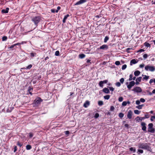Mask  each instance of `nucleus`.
I'll use <instances>...</instances> for the list:
<instances>
[{"instance_id": "nucleus-1", "label": "nucleus", "mask_w": 155, "mask_h": 155, "mask_svg": "<svg viewBox=\"0 0 155 155\" xmlns=\"http://www.w3.org/2000/svg\"><path fill=\"white\" fill-rule=\"evenodd\" d=\"M149 145H150V144H148L145 143L140 142L138 144V147L139 148L147 150L148 151L151 152L152 149Z\"/></svg>"}, {"instance_id": "nucleus-2", "label": "nucleus", "mask_w": 155, "mask_h": 155, "mask_svg": "<svg viewBox=\"0 0 155 155\" xmlns=\"http://www.w3.org/2000/svg\"><path fill=\"white\" fill-rule=\"evenodd\" d=\"M41 20V18L39 16H36L33 17L31 19L34 23L37 26L38 23Z\"/></svg>"}, {"instance_id": "nucleus-3", "label": "nucleus", "mask_w": 155, "mask_h": 155, "mask_svg": "<svg viewBox=\"0 0 155 155\" xmlns=\"http://www.w3.org/2000/svg\"><path fill=\"white\" fill-rule=\"evenodd\" d=\"M145 69L147 71L153 72L155 70V67L153 66H150V65H147L145 67Z\"/></svg>"}, {"instance_id": "nucleus-4", "label": "nucleus", "mask_w": 155, "mask_h": 155, "mask_svg": "<svg viewBox=\"0 0 155 155\" xmlns=\"http://www.w3.org/2000/svg\"><path fill=\"white\" fill-rule=\"evenodd\" d=\"M152 123H150L148 125V132L152 133H154L155 131L154 128L153 127Z\"/></svg>"}, {"instance_id": "nucleus-5", "label": "nucleus", "mask_w": 155, "mask_h": 155, "mask_svg": "<svg viewBox=\"0 0 155 155\" xmlns=\"http://www.w3.org/2000/svg\"><path fill=\"white\" fill-rule=\"evenodd\" d=\"M132 91L134 92L137 93H140L142 91L141 89L138 87H135L132 90Z\"/></svg>"}, {"instance_id": "nucleus-6", "label": "nucleus", "mask_w": 155, "mask_h": 155, "mask_svg": "<svg viewBox=\"0 0 155 155\" xmlns=\"http://www.w3.org/2000/svg\"><path fill=\"white\" fill-rule=\"evenodd\" d=\"M42 101V100L40 97H38L35 100V103L36 105L40 104Z\"/></svg>"}, {"instance_id": "nucleus-7", "label": "nucleus", "mask_w": 155, "mask_h": 155, "mask_svg": "<svg viewBox=\"0 0 155 155\" xmlns=\"http://www.w3.org/2000/svg\"><path fill=\"white\" fill-rule=\"evenodd\" d=\"M135 84V82L134 81H132L129 83V85H127V87L128 89L130 90L132 87Z\"/></svg>"}, {"instance_id": "nucleus-8", "label": "nucleus", "mask_w": 155, "mask_h": 155, "mask_svg": "<svg viewBox=\"0 0 155 155\" xmlns=\"http://www.w3.org/2000/svg\"><path fill=\"white\" fill-rule=\"evenodd\" d=\"M87 1L86 0H80L76 3L74 4V5H80L86 2Z\"/></svg>"}, {"instance_id": "nucleus-9", "label": "nucleus", "mask_w": 155, "mask_h": 155, "mask_svg": "<svg viewBox=\"0 0 155 155\" xmlns=\"http://www.w3.org/2000/svg\"><path fill=\"white\" fill-rule=\"evenodd\" d=\"M141 124L142 127V130L144 131H146L147 127L146 126V123L145 122H141Z\"/></svg>"}, {"instance_id": "nucleus-10", "label": "nucleus", "mask_w": 155, "mask_h": 155, "mask_svg": "<svg viewBox=\"0 0 155 155\" xmlns=\"http://www.w3.org/2000/svg\"><path fill=\"white\" fill-rule=\"evenodd\" d=\"M108 49V45H103L100 46L98 49L107 50Z\"/></svg>"}, {"instance_id": "nucleus-11", "label": "nucleus", "mask_w": 155, "mask_h": 155, "mask_svg": "<svg viewBox=\"0 0 155 155\" xmlns=\"http://www.w3.org/2000/svg\"><path fill=\"white\" fill-rule=\"evenodd\" d=\"M133 112L131 110H129L127 114V117L129 119H131L132 118V116Z\"/></svg>"}, {"instance_id": "nucleus-12", "label": "nucleus", "mask_w": 155, "mask_h": 155, "mask_svg": "<svg viewBox=\"0 0 155 155\" xmlns=\"http://www.w3.org/2000/svg\"><path fill=\"white\" fill-rule=\"evenodd\" d=\"M143 117H137L135 118V120L139 122L140 121H142L144 119Z\"/></svg>"}, {"instance_id": "nucleus-13", "label": "nucleus", "mask_w": 155, "mask_h": 155, "mask_svg": "<svg viewBox=\"0 0 155 155\" xmlns=\"http://www.w3.org/2000/svg\"><path fill=\"white\" fill-rule=\"evenodd\" d=\"M90 105V102L88 101H85L84 104V107L85 108L87 107Z\"/></svg>"}, {"instance_id": "nucleus-14", "label": "nucleus", "mask_w": 155, "mask_h": 155, "mask_svg": "<svg viewBox=\"0 0 155 155\" xmlns=\"http://www.w3.org/2000/svg\"><path fill=\"white\" fill-rule=\"evenodd\" d=\"M9 8H7L5 9L2 10V12L3 13H7L8 12Z\"/></svg>"}, {"instance_id": "nucleus-15", "label": "nucleus", "mask_w": 155, "mask_h": 155, "mask_svg": "<svg viewBox=\"0 0 155 155\" xmlns=\"http://www.w3.org/2000/svg\"><path fill=\"white\" fill-rule=\"evenodd\" d=\"M103 91L106 94H108L110 92V91L106 87L104 88L103 89Z\"/></svg>"}, {"instance_id": "nucleus-16", "label": "nucleus", "mask_w": 155, "mask_h": 155, "mask_svg": "<svg viewBox=\"0 0 155 155\" xmlns=\"http://www.w3.org/2000/svg\"><path fill=\"white\" fill-rule=\"evenodd\" d=\"M142 77H140L139 78H137L136 80V84H139V82H140L141 81V79H142Z\"/></svg>"}, {"instance_id": "nucleus-17", "label": "nucleus", "mask_w": 155, "mask_h": 155, "mask_svg": "<svg viewBox=\"0 0 155 155\" xmlns=\"http://www.w3.org/2000/svg\"><path fill=\"white\" fill-rule=\"evenodd\" d=\"M137 63V61L135 59L132 60L130 62V64L132 65L133 64H134Z\"/></svg>"}, {"instance_id": "nucleus-18", "label": "nucleus", "mask_w": 155, "mask_h": 155, "mask_svg": "<svg viewBox=\"0 0 155 155\" xmlns=\"http://www.w3.org/2000/svg\"><path fill=\"white\" fill-rule=\"evenodd\" d=\"M140 72L139 71L137 70L134 72V74L135 76H137L140 75Z\"/></svg>"}, {"instance_id": "nucleus-19", "label": "nucleus", "mask_w": 155, "mask_h": 155, "mask_svg": "<svg viewBox=\"0 0 155 155\" xmlns=\"http://www.w3.org/2000/svg\"><path fill=\"white\" fill-rule=\"evenodd\" d=\"M69 16V15L68 14H67V15H65L63 19V22L64 23L66 22V20L67 19V18Z\"/></svg>"}, {"instance_id": "nucleus-20", "label": "nucleus", "mask_w": 155, "mask_h": 155, "mask_svg": "<svg viewBox=\"0 0 155 155\" xmlns=\"http://www.w3.org/2000/svg\"><path fill=\"white\" fill-rule=\"evenodd\" d=\"M13 109L14 107H8L7 110L6 112L8 113L11 112Z\"/></svg>"}, {"instance_id": "nucleus-21", "label": "nucleus", "mask_w": 155, "mask_h": 155, "mask_svg": "<svg viewBox=\"0 0 155 155\" xmlns=\"http://www.w3.org/2000/svg\"><path fill=\"white\" fill-rule=\"evenodd\" d=\"M142 76H144L143 78V79L145 80L146 81H147L149 79V76H147L146 75H144L143 74Z\"/></svg>"}, {"instance_id": "nucleus-22", "label": "nucleus", "mask_w": 155, "mask_h": 155, "mask_svg": "<svg viewBox=\"0 0 155 155\" xmlns=\"http://www.w3.org/2000/svg\"><path fill=\"white\" fill-rule=\"evenodd\" d=\"M130 151H133V153H135L136 151V149L135 147H131L130 149Z\"/></svg>"}, {"instance_id": "nucleus-23", "label": "nucleus", "mask_w": 155, "mask_h": 155, "mask_svg": "<svg viewBox=\"0 0 155 155\" xmlns=\"http://www.w3.org/2000/svg\"><path fill=\"white\" fill-rule=\"evenodd\" d=\"M144 45L146 47H147L150 48V44L149 43H147V42H145L144 43Z\"/></svg>"}, {"instance_id": "nucleus-24", "label": "nucleus", "mask_w": 155, "mask_h": 155, "mask_svg": "<svg viewBox=\"0 0 155 155\" xmlns=\"http://www.w3.org/2000/svg\"><path fill=\"white\" fill-rule=\"evenodd\" d=\"M79 57L80 58L82 59V58H84L85 57V55L84 54H79Z\"/></svg>"}, {"instance_id": "nucleus-25", "label": "nucleus", "mask_w": 155, "mask_h": 155, "mask_svg": "<svg viewBox=\"0 0 155 155\" xmlns=\"http://www.w3.org/2000/svg\"><path fill=\"white\" fill-rule=\"evenodd\" d=\"M134 113L135 114H139L140 113V111H139V110H134Z\"/></svg>"}, {"instance_id": "nucleus-26", "label": "nucleus", "mask_w": 155, "mask_h": 155, "mask_svg": "<svg viewBox=\"0 0 155 155\" xmlns=\"http://www.w3.org/2000/svg\"><path fill=\"white\" fill-rule=\"evenodd\" d=\"M143 151L142 150L138 149V150L137 153L138 154H139L140 153H143Z\"/></svg>"}, {"instance_id": "nucleus-27", "label": "nucleus", "mask_w": 155, "mask_h": 155, "mask_svg": "<svg viewBox=\"0 0 155 155\" xmlns=\"http://www.w3.org/2000/svg\"><path fill=\"white\" fill-rule=\"evenodd\" d=\"M31 148V145H28L26 146V149L27 150H30Z\"/></svg>"}, {"instance_id": "nucleus-28", "label": "nucleus", "mask_w": 155, "mask_h": 155, "mask_svg": "<svg viewBox=\"0 0 155 155\" xmlns=\"http://www.w3.org/2000/svg\"><path fill=\"white\" fill-rule=\"evenodd\" d=\"M118 116L120 118H122L124 116V114L122 113H120L119 114Z\"/></svg>"}, {"instance_id": "nucleus-29", "label": "nucleus", "mask_w": 155, "mask_h": 155, "mask_svg": "<svg viewBox=\"0 0 155 155\" xmlns=\"http://www.w3.org/2000/svg\"><path fill=\"white\" fill-rule=\"evenodd\" d=\"M109 39V38L107 36H106L104 39V42L105 43Z\"/></svg>"}, {"instance_id": "nucleus-30", "label": "nucleus", "mask_w": 155, "mask_h": 155, "mask_svg": "<svg viewBox=\"0 0 155 155\" xmlns=\"http://www.w3.org/2000/svg\"><path fill=\"white\" fill-rule=\"evenodd\" d=\"M103 84L102 82V81H101L99 82V85L100 87H102L103 86Z\"/></svg>"}, {"instance_id": "nucleus-31", "label": "nucleus", "mask_w": 155, "mask_h": 155, "mask_svg": "<svg viewBox=\"0 0 155 155\" xmlns=\"http://www.w3.org/2000/svg\"><path fill=\"white\" fill-rule=\"evenodd\" d=\"M98 104L99 106H102L103 104V102L102 101H99L98 102Z\"/></svg>"}, {"instance_id": "nucleus-32", "label": "nucleus", "mask_w": 155, "mask_h": 155, "mask_svg": "<svg viewBox=\"0 0 155 155\" xmlns=\"http://www.w3.org/2000/svg\"><path fill=\"white\" fill-rule=\"evenodd\" d=\"M155 119V116H151L150 120L151 121H153Z\"/></svg>"}, {"instance_id": "nucleus-33", "label": "nucleus", "mask_w": 155, "mask_h": 155, "mask_svg": "<svg viewBox=\"0 0 155 155\" xmlns=\"http://www.w3.org/2000/svg\"><path fill=\"white\" fill-rule=\"evenodd\" d=\"M110 97V96L109 95H107L104 96V98L106 100H108Z\"/></svg>"}, {"instance_id": "nucleus-34", "label": "nucleus", "mask_w": 155, "mask_h": 155, "mask_svg": "<svg viewBox=\"0 0 155 155\" xmlns=\"http://www.w3.org/2000/svg\"><path fill=\"white\" fill-rule=\"evenodd\" d=\"M32 67V65L31 64H30L26 67V69H29L31 68Z\"/></svg>"}, {"instance_id": "nucleus-35", "label": "nucleus", "mask_w": 155, "mask_h": 155, "mask_svg": "<svg viewBox=\"0 0 155 155\" xmlns=\"http://www.w3.org/2000/svg\"><path fill=\"white\" fill-rule=\"evenodd\" d=\"M127 67L126 64H124L122 66L121 69L122 70H124Z\"/></svg>"}, {"instance_id": "nucleus-36", "label": "nucleus", "mask_w": 155, "mask_h": 155, "mask_svg": "<svg viewBox=\"0 0 155 155\" xmlns=\"http://www.w3.org/2000/svg\"><path fill=\"white\" fill-rule=\"evenodd\" d=\"M30 55L31 57H34L35 56V55H36V53H31L30 54Z\"/></svg>"}, {"instance_id": "nucleus-37", "label": "nucleus", "mask_w": 155, "mask_h": 155, "mask_svg": "<svg viewBox=\"0 0 155 155\" xmlns=\"http://www.w3.org/2000/svg\"><path fill=\"white\" fill-rule=\"evenodd\" d=\"M60 54V52L58 51H55V56H59Z\"/></svg>"}, {"instance_id": "nucleus-38", "label": "nucleus", "mask_w": 155, "mask_h": 155, "mask_svg": "<svg viewBox=\"0 0 155 155\" xmlns=\"http://www.w3.org/2000/svg\"><path fill=\"white\" fill-rule=\"evenodd\" d=\"M51 12L52 13H57L58 12V10H55L54 9H51Z\"/></svg>"}, {"instance_id": "nucleus-39", "label": "nucleus", "mask_w": 155, "mask_h": 155, "mask_svg": "<svg viewBox=\"0 0 155 155\" xmlns=\"http://www.w3.org/2000/svg\"><path fill=\"white\" fill-rule=\"evenodd\" d=\"M127 104V102L126 101H124L122 103V105L123 106H125Z\"/></svg>"}, {"instance_id": "nucleus-40", "label": "nucleus", "mask_w": 155, "mask_h": 155, "mask_svg": "<svg viewBox=\"0 0 155 155\" xmlns=\"http://www.w3.org/2000/svg\"><path fill=\"white\" fill-rule=\"evenodd\" d=\"M7 37L6 36H4L2 38V41H5L7 40Z\"/></svg>"}, {"instance_id": "nucleus-41", "label": "nucleus", "mask_w": 155, "mask_h": 155, "mask_svg": "<svg viewBox=\"0 0 155 155\" xmlns=\"http://www.w3.org/2000/svg\"><path fill=\"white\" fill-rule=\"evenodd\" d=\"M33 91L32 88L31 87H29L28 89V91L29 92H31Z\"/></svg>"}, {"instance_id": "nucleus-42", "label": "nucleus", "mask_w": 155, "mask_h": 155, "mask_svg": "<svg viewBox=\"0 0 155 155\" xmlns=\"http://www.w3.org/2000/svg\"><path fill=\"white\" fill-rule=\"evenodd\" d=\"M133 76V75L132 74H130V75L129 78V81H131V80H132Z\"/></svg>"}, {"instance_id": "nucleus-43", "label": "nucleus", "mask_w": 155, "mask_h": 155, "mask_svg": "<svg viewBox=\"0 0 155 155\" xmlns=\"http://www.w3.org/2000/svg\"><path fill=\"white\" fill-rule=\"evenodd\" d=\"M99 117V114L98 113H96L95 114V116H94V117L96 118H97Z\"/></svg>"}, {"instance_id": "nucleus-44", "label": "nucleus", "mask_w": 155, "mask_h": 155, "mask_svg": "<svg viewBox=\"0 0 155 155\" xmlns=\"http://www.w3.org/2000/svg\"><path fill=\"white\" fill-rule=\"evenodd\" d=\"M115 64L117 65H119L120 64V62L119 61H117L115 62Z\"/></svg>"}, {"instance_id": "nucleus-45", "label": "nucleus", "mask_w": 155, "mask_h": 155, "mask_svg": "<svg viewBox=\"0 0 155 155\" xmlns=\"http://www.w3.org/2000/svg\"><path fill=\"white\" fill-rule=\"evenodd\" d=\"M123 100V98L122 97H120L118 99V101L119 102H122Z\"/></svg>"}, {"instance_id": "nucleus-46", "label": "nucleus", "mask_w": 155, "mask_h": 155, "mask_svg": "<svg viewBox=\"0 0 155 155\" xmlns=\"http://www.w3.org/2000/svg\"><path fill=\"white\" fill-rule=\"evenodd\" d=\"M28 134H29V137L30 138L32 137L33 136V134L32 133H29Z\"/></svg>"}, {"instance_id": "nucleus-47", "label": "nucleus", "mask_w": 155, "mask_h": 155, "mask_svg": "<svg viewBox=\"0 0 155 155\" xmlns=\"http://www.w3.org/2000/svg\"><path fill=\"white\" fill-rule=\"evenodd\" d=\"M140 102H141L142 103H144L145 102V101L144 99H143V98H141L140 99Z\"/></svg>"}, {"instance_id": "nucleus-48", "label": "nucleus", "mask_w": 155, "mask_h": 155, "mask_svg": "<svg viewBox=\"0 0 155 155\" xmlns=\"http://www.w3.org/2000/svg\"><path fill=\"white\" fill-rule=\"evenodd\" d=\"M120 81L121 84H123L124 81V79L123 78H122L120 79Z\"/></svg>"}, {"instance_id": "nucleus-49", "label": "nucleus", "mask_w": 155, "mask_h": 155, "mask_svg": "<svg viewBox=\"0 0 155 155\" xmlns=\"http://www.w3.org/2000/svg\"><path fill=\"white\" fill-rule=\"evenodd\" d=\"M115 84L116 85L117 87H120L121 85V84L119 82H117Z\"/></svg>"}, {"instance_id": "nucleus-50", "label": "nucleus", "mask_w": 155, "mask_h": 155, "mask_svg": "<svg viewBox=\"0 0 155 155\" xmlns=\"http://www.w3.org/2000/svg\"><path fill=\"white\" fill-rule=\"evenodd\" d=\"M147 55L146 54H144L143 56V58L144 59H146L147 58Z\"/></svg>"}, {"instance_id": "nucleus-51", "label": "nucleus", "mask_w": 155, "mask_h": 155, "mask_svg": "<svg viewBox=\"0 0 155 155\" xmlns=\"http://www.w3.org/2000/svg\"><path fill=\"white\" fill-rule=\"evenodd\" d=\"M115 108L114 106H111L110 107V110L111 111H114V109Z\"/></svg>"}, {"instance_id": "nucleus-52", "label": "nucleus", "mask_w": 155, "mask_h": 155, "mask_svg": "<svg viewBox=\"0 0 155 155\" xmlns=\"http://www.w3.org/2000/svg\"><path fill=\"white\" fill-rule=\"evenodd\" d=\"M136 107L138 109H141L142 108L141 106H140V105L136 106Z\"/></svg>"}, {"instance_id": "nucleus-53", "label": "nucleus", "mask_w": 155, "mask_h": 155, "mask_svg": "<svg viewBox=\"0 0 155 155\" xmlns=\"http://www.w3.org/2000/svg\"><path fill=\"white\" fill-rule=\"evenodd\" d=\"M149 117V115L147 114H146L145 115L144 117H143L144 119L145 118H147Z\"/></svg>"}, {"instance_id": "nucleus-54", "label": "nucleus", "mask_w": 155, "mask_h": 155, "mask_svg": "<svg viewBox=\"0 0 155 155\" xmlns=\"http://www.w3.org/2000/svg\"><path fill=\"white\" fill-rule=\"evenodd\" d=\"M109 88L110 90V91H114V88L113 87H109Z\"/></svg>"}, {"instance_id": "nucleus-55", "label": "nucleus", "mask_w": 155, "mask_h": 155, "mask_svg": "<svg viewBox=\"0 0 155 155\" xmlns=\"http://www.w3.org/2000/svg\"><path fill=\"white\" fill-rule=\"evenodd\" d=\"M136 103L137 104V105H139L140 104V101H139V100H137L136 101Z\"/></svg>"}, {"instance_id": "nucleus-56", "label": "nucleus", "mask_w": 155, "mask_h": 155, "mask_svg": "<svg viewBox=\"0 0 155 155\" xmlns=\"http://www.w3.org/2000/svg\"><path fill=\"white\" fill-rule=\"evenodd\" d=\"M102 82L103 83V84H106L108 80H106L103 81H102Z\"/></svg>"}, {"instance_id": "nucleus-57", "label": "nucleus", "mask_w": 155, "mask_h": 155, "mask_svg": "<svg viewBox=\"0 0 155 155\" xmlns=\"http://www.w3.org/2000/svg\"><path fill=\"white\" fill-rule=\"evenodd\" d=\"M17 147L16 146H15L14 147V152H15L17 150Z\"/></svg>"}, {"instance_id": "nucleus-58", "label": "nucleus", "mask_w": 155, "mask_h": 155, "mask_svg": "<svg viewBox=\"0 0 155 155\" xmlns=\"http://www.w3.org/2000/svg\"><path fill=\"white\" fill-rule=\"evenodd\" d=\"M131 49H132V48H127V49H126V51H127V52L128 53H129V51Z\"/></svg>"}, {"instance_id": "nucleus-59", "label": "nucleus", "mask_w": 155, "mask_h": 155, "mask_svg": "<svg viewBox=\"0 0 155 155\" xmlns=\"http://www.w3.org/2000/svg\"><path fill=\"white\" fill-rule=\"evenodd\" d=\"M65 134L66 135H68L70 133L68 131H66L64 132Z\"/></svg>"}, {"instance_id": "nucleus-60", "label": "nucleus", "mask_w": 155, "mask_h": 155, "mask_svg": "<svg viewBox=\"0 0 155 155\" xmlns=\"http://www.w3.org/2000/svg\"><path fill=\"white\" fill-rule=\"evenodd\" d=\"M17 145L20 147H21L22 146V144L20 143L19 142L17 143Z\"/></svg>"}, {"instance_id": "nucleus-61", "label": "nucleus", "mask_w": 155, "mask_h": 155, "mask_svg": "<svg viewBox=\"0 0 155 155\" xmlns=\"http://www.w3.org/2000/svg\"><path fill=\"white\" fill-rule=\"evenodd\" d=\"M144 51V50L143 49H140V50H139L138 52H143Z\"/></svg>"}, {"instance_id": "nucleus-62", "label": "nucleus", "mask_w": 155, "mask_h": 155, "mask_svg": "<svg viewBox=\"0 0 155 155\" xmlns=\"http://www.w3.org/2000/svg\"><path fill=\"white\" fill-rule=\"evenodd\" d=\"M153 82V79H151L149 81V83L150 84H151Z\"/></svg>"}, {"instance_id": "nucleus-63", "label": "nucleus", "mask_w": 155, "mask_h": 155, "mask_svg": "<svg viewBox=\"0 0 155 155\" xmlns=\"http://www.w3.org/2000/svg\"><path fill=\"white\" fill-rule=\"evenodd\" d=\"M144 66V64H141L140 65V68H143Z\"/></svg>"}, {"instance_id": "nucleus-64", "label": "nucleus", "mask_w": 155, "mask_h": 155, "mask_svg": "<svg viewBox=\"0 0 155 155\" xmlns=\"http://www.w3.org/2000/svg\"><path fill=\"white\" fill-rule=\"evenodd\" d=\"M21 45V44H20V43H17L16 44H14V45H15V46H16V45Z\"/></svg>"}]
</instances>
